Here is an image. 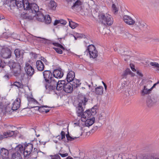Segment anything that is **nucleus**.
<instances>
[{
  "label": "nucleus",
  "mask_w": 159,
  "mask_h": 159,
  "mask_svg": "<svg viewBox=\"0 0 159 159\" xmlns=\"http://www.w3.org/2000/svg\"><path fill=\"white\" fill-rule=\"evenodd\" d=\"M67 131H68V134H66V137L67 138V139L68 141H72L73 140L75 139H76L79 137H72L71 136H70L69 134V133L68 132V129H67Z\"/></svg>",
  "instance_id": "32"
},
{
  "label": "nucleus",
  "mask_w": 159,
  "mask_h": 159,
  "mask_svg": "<svg viewBox=\"0 0 159 159\" xmlns=\"http://www.w3.org/2000/svg\"><path fill=\"white\" fill-rule=\"evenodd\" d=\"M25 70L26 75L29 76H32L34 73L33 67L28 63H26Z\"/></svg>",
  "instance_id": "8"
},
{
  "label": "nucleus",
  "mask_w": 159,
  "mask_h": 159,
  "mask_svg": "<svg viewBox=\"0 0 159 159\" xmlns=\"http://www.w3.org/2000/svg\"><path fill=\"white\" fill-rule=\"evenodd\" d=\"M59 20H56L53 24L54 25H56L58 24H60Z\"/></svg>",
  "instance_id": "57"
},
{
  "label": "nucleus",
  "mask_w": 159,
  "mask_h": 159,
  "mask_svg": "<svg viewBox=\"0 0 159 159\" xmlns=\"http://www.w3.org/2000/svg\"><path fill=\"white\" fill-rule=\"evenodd\" d=\"M92 116L91 112L90 110H88L84 112V113L82 115V117H81V120L83 119H88L92 118Z\"/></svg>",
  "instance_id": "22"
},
{
  "label": "nucleus",
  "mask_w": 159,
  "mask_h": 159,
  "mask_svg": "<svg viewBox=\"0 0 159 159\" xmlns=\"http://www.w3.org/2000/svg\"><path fill=\"white\" fill-rule=\"evenodd\" d=\"M146 23L140 18H137L134 24V29L136 31H140L143 29Z\"/></svg>",
  "instance_id": "5"
},
{
  "label": "nucleus",
  "mask_w": 159,
  "mask_h": 159,
  "mask_svg": "<svg viewBox=\"0 0 159 159\" xmlns=\"http://www.w3.org/2000/svg\"><path fill=\"white\" fill-rule=\"evenodd\" d=\"M45 19L44 21L46 24H49L51 21V20L50 17L49 15H46L45 16Z\"/></svg>",
  "instance_id": "36"
},
{
  "label": "nucleus",
  "mask_w": 159,
  "mask_h": 159,
  "mask_svg": "<svg viewBox=\"0 0 159 159\" xmlns=\"http://www.w3.org/2000/svg\"><path fill=\"white\" fill-rule=\"evenodd\" d=\"M58 47H59L60 48H61V49H62L63 50H64L65 49V48L64 47L62 46V45H61V44H58Z\"/></svg>",
  "instance_id": "59"
},
{
  "label": "nucleus",
  "mask_w": 159,
  "mask_h": 159,
  "mask_svg": "<svg viewBox=\"0 0 159 159\" xmlns=\"http://www.w3.org/2000/svg\"><path fill=\"white\" fill-rule=\"evenodd\" d=\"M88 99L84 96H82L78 100V106L76 107V113L78 116L82 117L84 113V108L87 102Z\"/></svg>",
  "instance_id": "1"
},
{
  "label": "nucleus",
  "mask_w": 159,
  "mask_h": 159,
  "mask_svg": "<svg viewBox=\"0 0 159 159\" xmlns=\"http://www.w3.org/2000/svg\"><path fill=\"white\" fill-rule=\"evenodd\" d=\"M35 37L38 39H41L39 40V42L41 43L45 44V40H46V39L43 38H41L40 37L35 36Z\"/></svg>",
  "instance_id": "47"
},
{
  "label": "nucleus",
  "mask_w": 159,
  "mask_h": 159,
  "mask_svg": "<svg viewBox=\"0 0 159 159\" xmlns=\"http://www.w3.org/2000/svg\"><path fill=\"white\" fill-rule=\"evenodd\" d=\"M25 97L27 98L28 103H29L37 102V101L33 98V95L32 94L30 95L26 94L25 95Z\"/></svg>",
  "instance_id": "27"
},
{
  "label": "nucleus",
  "mask_w": 159,
  "mask_h": 159,
  "mask_svg": "<svg viewBox=\"0 0 159 159\" xmlns=\"http://www.w3.org/2000/svg\"><path fill=\"white\" fill-rule=\"evenodd\" d=\"M13 85L17 87L18 88L22 89L23 87V84L20 82H15L14 83Z\"/></svg>",
  "instance_id": "37"
},
{
  "label": "nucleus",
  "mask_w": 159,
  "mask_h": 159,
  "mask_svg": "<svg viewBox=\"0 0 159 159\" xmlns=\"http://www.w3.org/2000/svg\"><path fill=\"white\" fill-rule=\"evenodd\" d=\"M36 14L35 16L37 20L39 21L42 22L44 21L45 19V16L40 11H38Z\"/></svg>",
  "instance_id": "21"
},
{
  "label": "nucleus",
  "mask_w": 159,
  "mask_h": 159,
  "mask_svg": "<svg viewBox=\"0 0 159 159\" xmlns=\"http://www.w3.org/2000/svg\"><path fill=\"white\" fill-rule=\"evenodd\" d=\"M59 155L62 157H64L67 156L68 155L67 153H65L64 154H61L60 153Z\"/></svg>",
  "instance_id": "56"
},
{
  "label": "nucleus",
  "mask_w": 159,
  "mask_h": 159,
  "mask_svg": "<svg viewBox=\"0 0 159 159\" xmlns=\"http://www.w3.org/2000/svg\"><path fill=\"white\" fill-rule=\"evenodd\" d=\"M73 89H75L79 86L81 83L80 81L76 79H74L70 82Z\"/></svg>",
  "instance_id": "23"
},
{
  "label": "nucleus",
  "mask_w": 159,
  "mask_h": 159,
  "mask_svg": "<svg viewBox=\"0 0 159 159\" xmlns=\"http://www.w3.org/2000/svg\"><path fill=\"white\" fill-rule=\"evenodd\" d=\"M112 8L113 11L114 13H116L118 11L117 8L116 7V5L114 4H113L112 6Z\"/></svg>",
  "instance_id": "45"
},
{
  "label": "nucleus",
  "mask_w": 159,
  "mask_h": 159,
  "mask_svg": "<svg viewBox=\"0 0 159 159\" xmlns=\"http://www.w3.org/2000/svg\"><path fill=\"white\" fill-rule=\"evenodd\" d=\"M125 35L127 37L130 39L132 41H134V39H135V37L133 36L132 34H130L128 32H126L125 33Z\"/></svg>",
  "instance_id": "34"
},
{
  "label": "nucleus",
  "mask_w": 159,
  "mask_h": 159,
  "mask_svg": "<svg viewBox=\"0 0 159 159\" xmlns=\"http://www.w3.org/2000/svg\"><path fill=\"white\" fill-rule=\"evenodd\" d=\"M127 86V82L125 81H124L121 83V85L120 87V89H123L124 88Z\"/></svg>",
  "instance_id": "41"
},
{
  "label": "nucleus",
  "mask_w": 159,
  "mask_h": 159,
  "mask_svg": "<svg viewBox=\"0 0 159 159\" xmlns=\"http://www.w3.org/2000/svg\"><path fill=\"white\" fill-rule=\"evenodd\" d=\"M150 65L152 66L159 68V64L156 62H151Z\"/></svg>",
  "instance_id": "49"
},
{
  "label": "nucleus",
  "mask_w": 159,
  "mask_h": 159,
  "mask_svg": "<svg viewBox=\"0 0 159 159\" xmlns=\"http://www.w3.org/2000/svg\"><path fill=\"white\" fill-rule=\"evenodd\" d=\"M36 66L37 70L40 71H43L44 70V66L42 61L38 60L36 62Z\"/></svg>",
  "instance_id": "20"
},
{
  "label": "nucleus",
  "mask_w": 159,
  "mask_h": 159,
  "mask_svg": "<svg viewBox=\"0 0 159 159\" xmlns=\"http://www.w3.org/2000/svg\"><path fill=\"white\" fill-rule=\"evenodd\" d=\"M0 54L4 58H10L11 56V51L8 48H3L1 51Z\"/></svg>",
  "instance_id": "7"
},
{
  "label": "nucleus",
  "mask_w": 159,
  "mask_h": 159,
  "mask_svg": "<svg viewBox=\"0 0 159 159\" xmlns=\"http://www.w3.org/2000/svg\"><path fill=\"white\" fill-rule=\"evenodd\" d=\"M77 36L79 38H86V36L82 34H79L77 33Z\"/></svg>",
  "instance_id": "48"
},
{
  "label": "nucleus",
  "mask_w": 159,
  "mask_h": 159,
  "mask_svg": "<svg viewBox=\"0 0 159 159\" xmlns=\"http://www.w3.org/2000/svg\"><path fill=\"white\" fill-rule=\"evenodd\" d=\"M47 107H48L47 106L38 107V110L40 112H45V113H47L50 111V109H45V108Z\"/></svg>",
  "instance_id": "29"
},
{
  "label": "nucleus",
  "mask_w": 159,
  "mask_h": 159,
  "mask_svg": "<svg viewBox=\"0 0 159 159\" xmlns=\"http://www.w3.org/2000/svg\"><path fill=\"white\" fill-rule=\"evenodd\" d=\"M91 90L97 95H101L103 94V88L102 86H99L95 87L94 90L91 89Z\"/></svg>",
  "instance_id": "17"
},
{
  "label": "nucleus",
  "mask_w": 159,
  "mask_h": 159,
  "mask_svg": "<svg viewBox=\"0 0 159 159\" xmlns=\"http://www.w3.org/2000/svg\"><path fill=\"white\" fill-rule=\"evenodd\" d=\"M150 91V89L148 90L146 88V86H144L143 87V89L141 90V93L142 95L144 96L145 94H148Z\"/></svg>",
  "instance_id": "35"
},
{
  "label": "nucleus",
  "mask_w": 159,
  "mask_h": 159,
  "mask_svg": "<svg viewBox=\"0 0 159 159\" xmlns=\"http://www.w3.org/2000/svg\"><path fill=\"white\" fill-rule=\"evenodd\" d=\"M45 40V44L48 45L52 43V41L51 40L46 39V40Z\"/></svg>",
  "instance_id": "50"
},
{
  "label": "nucleus",
  "mask_w": 159,
  "mask_h": 159,
  "mask_svg": "<svg viewBox=\"0 0 159 159\" xmlns=\"http://www.w3.org/2000/svg\"><path fill=\"white\" fill-rule=\"evenodd\" d=\"M61 139H64L65 138V133L63 131H62L61 133Z\"/></svg>",
  "instance_id": "52"
},
{
  "label": "nucleus",
  "mask_w": 159,
  "mask_h": 159,
  "mask_svg": "<svg viewBox=\"0 0 159 159\" xmlns=\"http://www.w3.org/2000/svg\"><path fill=\"white\" fill-rule=\"evenodd\" d=\"M11 159H23L19 153H14L12 154Z\"/></svg>",
  "instance_id": "30"
},
{
  "label": "nucleus",
  "mask_w": 159,
  "mask_h": 159,
  "mask_svg": "<svg viewBox=\"0 0 159 159\" xmlns=\"http://www.w3.org/2000/svg\"><path fill=\"white\" fill-rule=\"evenodd\" d=\"M81 121L85 122V125L86 126H89L92 125L94 122L95 118L93 117L88 119H83Z\"/></svg>",
  "instance_id": "15"
},
{
  "label": "nucleus",
  "mask_w": 159,
  "mask_h": 159,
  "mask_svg": "<svg viewBox=\"0 0 159 159\" xmlns=\"http://www.w3.org/2000/svg\"><path fill=\"white\" fill-rule=\"evenodd\" d=\"M33 147V145L31 143H28L25 145L24 152V156L27 157L31 153Z\"/></svg>",
  "instance_id": "9"
},
{
  "label": "nucleus",
  "mask_w": 159,
  "mask_h": 159,
  "mask_svg": "<svg viewBox=\"0 0 159 159\" xmlns=\"http://www.w3.org/2000/svg\"><path fill=\"white\" fill-rule=\"evenodd\" d=\"M90 112H91L92 117H93V116L96 113L95 109L94 108H93L91 109Z\"/></svg>",
  "instance_id": "51"
},
{
  "label": "nucleus",
  "mask_w": 159,
  "mask_h": 159,
  "mask_svg": "<svg viewBox=\"0 0 159 159\" xmlns=\"http://www.w3.org/2000/svg\"><path fill=\"white\" fill-rule=\"evenodd\" d=\"M11 1H15V3H14L13 4L12 3V2H10V3L9 4V6L11 7H15L16 6L17 7L19 8L21 6H22V5L21 4L24 1V0H10Z\"/></svg>",
  "instance_id": "14"
},
{
  "label": "nucleus",
  "mask_w": 159,
  "mask_h": 159,
  "mask_svg": "<svg viewBox=\"0 0 159 159\" xmlns=\"http://www.w3.org/2000/svg\"><path fill=\"white\" fill-rule=\"evenodd\" d=\"M35 16H31L28 15V14H26L25 15V18L28 19L29 20H32L34 19Z\"/></svg>",
  "instance_id": "44"
},
{
  "label": "nucleus",
  "mask_w": 159,
  "mask_h": 159,
  "mask_svg": "<svg viewBox=\"0 0 159 159\" xmlns=\"http://www.w3.org/2000/svg\"><path fill=\"white\" fill-rule=\"evenodd\" d=\"M150 156H144L143 157V159H150Z\"/></svg>",
  "instance_id": "64"
},
{
  "label": "nucleus",
  "mask_w": 159,
  "mask_h": 159,
  "mask_svg": "<svg viewBox=\"0 0 159 159\" xmlns=\"http://www.w3.org/2000/svg\"><path fill=\"white\" fill-rule=\"evenodd\" d=\"M123 19L124 22L129 25H134L135 21L130 16L125 15L123 16Z\"/></svg>",
  "instance_id": "11"
},
{
  "label": "nucleus",
  "mask_w": 159,
  "mask_h": 159,
  "mask_svg": "<svg viewBox=\"0 0 159 159\" xmlns=\"http://www.w3.org/2000/svg\"><path fill=\"white\" fill-rule=\"evenodd\" d=\"M71 35L74 37L75 40H77V39L79 38L77 36V33H76V34L75 35H74L72 34H71Z\"/></svg>",
  "instance_id": "61"
},
{
  "label": "nucleus",
  "mask_w": 159,
  "mask_h": 159,
  "mask_svg": "<svg viewBox=\"0 0 159 159\" xmlns=\"http://www.w3.org/2000/svg\"><path fill=\"white\" fill-rule=\"evenodd\" d=\"M51 159H61L60 156L58 154L56 155Z\"/></svg>",
  "instance_id": "54"
},
{
  "label": "nucleus",
  "mask_w": 159,
  "mask_h": 159,
  "mask_svg": "<svg viewBox=\"0 0 159 159\" xmlns=\"http://www.w3.org/2000/svg\"><path fill=\"white\" fill-rule=\"evenodd\" d=\"M52 44H53L54 46L57 47L58 45V44H59V43H57L53 42H52Z\"/></svg>",
  "instance_id": "63"
},
{
  "label": "nucleus",
  "mask_w": 159,
  "mask_h": 159,
  "mask_svg": "<svg viewBox=\"0 0 159 159\" xmlns=\"http://www.w3.org/2000/svg\"><path fill=\"white\" fill-rule=\"evenodd\" d=\"M15 131L9 130L7 132H6V135L7 138L8 137H10L15 134Z\"/></svg>",
  "instance_id": "38"
},
{
  "label": "nucleus",
  "mask_w": 159,
  "mask_h": 159,
  "mask_svg": "<svg viewBox=\"0 0 159 159\" xmlns=\"http://www.w3.org/2000/svg\"><path fill=\"white\" fill-rule=\"evenodd\" d=\"M20 99L17 98L12 103L11 109L13 111L17 110L19 108L20 105Z\"/></svg>",
  "instance_id": "18"
},
{
  "label": "nucleus",
  "mask_w": 159,
  "mask_h": 159,
  "mask_svg": "<svg viewBox=\"0 0 159 159\" xmlns=\"http://www.w3.org/2000/svg\"><path fill=\"white\" fill-rule=\"evenodd\" d=\"M5 66V62L2 60L0 59V68H3Z\"/></svg>",
  "instance_id": "46"
},
{
  "label": "nucleus",
  "mask_w": 159,
  "mask_h": 159,
  "mask_svg": "<svg viewBox=\"0 0 159 159\" xmlns=\"http://www.w3.org/2000/svg\"><path fill=\"white\" fill-rule=\"evenodd\" d=\"M73 88L70 82H67L66 83L64 87V90L67 93H70L73 91Z\"/></svg>",
  "instance_id": "16"
},
{
  "label": "nucleus",
  "mask_w": 159,
  "mask_h": 159,
  "mask_svg": "<svg viewBox=\"0 0 159 159\" xmlns=\"http://www.w3.org/2000/svg\"><path fill=\"white\" fill-rule=\"evenodd\" d=\"M0 109L2 110L3 109V105L2 102H0Z\"/></svg>",
  "instance_id": "62"
},
{
  "label": "nucleus",
  "mask_w": 159,
  "mask_h": 159,
  "mask_svg": "<svg viewBox=\"0 0 159 159\" xmlns=\"http://www.w3.org/2000/svg\"><path fill=\"white\" fill-rule=\"evenodd\" d=\"M69 22V24L70 27L72 29L75 28L78 25V24L72 21L70 19H68Z\"/></svg>",
  "instance_id": "31"
},
{
  "label": "nucleus",
  "mask_w": 159,
  "mask_h": 159,
  "mask_svg": "<svg viewBox=\"0 0 159 159\" xmlns=\"http://www.w3.org/2000/svg\"><path fill=\"white\" fill-rule=\"evenodd\" d=\"M131 72V71L129 69H126L123 72L122 75L123 76V77H125L126 76Z\"/></svg>",
  "instance_id": "40"
},
{
  "label": "nucleus",
  "mask_w": 159,
  "mask_h": 159,
  "mask_svg": "<svg viewBox=\"0 0 159 159\" xmlns=\"http://www.w3.org/2000/svg\"><path fill=\"white\" fill-rule=\"evenodd\" d=\"M53 75L54 78H55L57 79H60L63 76V71L61 68L58 67L53 70Z\"/></svg>",
  "instance_id": "10"
},
{
  "label": "nucleus",
  "mask_w": 159,
  "mask_h": 159,
  "mask_svg": "<svg viewBox=\"0 0 159 159\" xmlns=\"http://www.w3.org/2000/svg\"><path fill=\"white\" fill-rule=\"evenodd\" d=\"M0 157H2L3 159H8L9 157V151L4 148L0 149Z\"/></svg>",
  "instance_id": "12"
},
{
  "label": "nucleus",
  "mask_w": 159,
  "mask_h": 159,
  "mask_svg": "<svg viewBox=\"0 0 159 159\" xmlns=\"http://www.w3.org/2000/svg\"><path fill=\"white\" fill-rule=\"evenodd\" d=\"M48 6L49 9L55 10L56 9L57 4L54 0H51L48 4Z\"/></svg>",
  "instance_id": "28"
},
{
  "label": "nucleus",
  "mask_w": 159,
  "mask_h": 159,
  "mask_svg": "<svg viewBox=\"0 0 159 159\" xmlns=\"http://www.w3.org/2000/svg\"><path fill=\"white\" fill-rule=\"evenodd\" d=\"M14 53L16 58H19L20 57H23L24 53V50L17 49L15 50Z\"/></svg>",
  "instance_id": "24"
},
{
  "label": "nucleus",
  "mask_w": 159,
  "mask_h": 159,
  "mask_svg": "<svg viewBox=\"0 0 159 159\" xmlns=\"http://www.w3.org/2000/svg\"><path fill=\"white\" fill-rule=\"evenodd\" d=\"M82 2L79 0H77L74 3L73 6L72 7V9L75 7H77L82 5Z\"/></svg>",
  "instance_id": "39"
},
{
  "label": "nucleus",
  "mask_w": 159,
  "mask_h": 159,
  "mask_svg": "<svg viewBox=\"0 0 159 159\" xmlns=\"http://www.w3.org/2000/svg\"><path fill=\"white\" fill-rule=\"evenodd\" d=\"M15 150L16 152V153L24 154V148L22 145L19 144L17 145L15 148Z\"/></svg>",
  "instance_id": "26"
},
{
  "label": "nucleus",
  "mask_w": 159,
  "mask_h": 159,
  "mask_svg": "<svg viewBox=\"0 0 159 159\" xmlns=\"http://www.w3.org/2000/svg\"><path fill=\"white\" fill-rule=\"evenodd\" d=\"M88 52L90 57L96 58L98 56V52L95 47L93 45H89L86 50Z\"/></svg>",
  "instance_id": "6"
},
{
  "label": "nucleus",
  "mask_w": 159,
  "mask_h": 159,
  "mask_svg": "<svg viewBox=\"0 0 159 159\" xmlns=\"http://www.w3.org/2000/svg\"><path fill=\"white\" fill-rule=\"evenodd\" d=\"M156 101L154 99L148 98L146 101L147 105L148 107H151L153 106L156 103Z\"/></svg>",
  "instance_id": "25"
},
{
  "label": "nucleus",
  "mask_w": 159,
  "mask_h": 159,
  "mask_svg": "<svg viewBox=\"0 0 159 159\" xmlns=\"http://www.w3.org/2000/svg\"><path fill=\"white\" fill-rule=\"evenodd\" d=\"M75 72L72 70L70 71L67 75L66 77L67 81V82H70L71 81L75 79Z\"/></svg>",
  "instance_id": "19"
},
{
  "label": "nucleus",
  "mask_w": 159,
  "mask_h": 159,
  "mask_svg": "<svg viewBox=\"0 0 159 159\" xmlns=\"http://www.w3.org/2000/svg\"><path fill=\"white\" fill-rule=\"evenodd\" d=\"M44 81L46 83H51L55 81V78L53 77V75L50 70H45L43 73Z\"/></svg>",
  "instance_id": "4"
},
{
  "label": "nucleus",
  "mask_w": 159,
  "mask_h": 159,
  "mask_svg": "<svg viewBox=\"0 0 159 159\" xmlns=\"http://www.w3.org/2000/svg\"><path fill=\"white\" fill-rule=\"evenodd\" d=\"M16 63L13 60H10L8 63V66L10 67V69L15 68Z\"/></svg>",
  "instance_id": "33"
},
{
  "label": "nucleus",
  "mask_w": 159,
  "mask_h": 159,
  "mask_svg": "<svg viewBox=\"0 0 159 159\" xmlns=\"http://www.w3.org/2000/svg\"><path fill=\"white\" fill-rule=\"evenodd\" d=\"M41 61H43L44 62H45L47 61V60L44 58L42 57H41Z\"/></svg>",
  "instance_id": "60"
},
{
  "label": "nucleus",
  "mask_w": 159,
  "mask_h": 159,
  "mask_svg": "<svg viewBox=\"0 0 159 159\" xmlns=\"http://www.w3.org/2000/svg\"><path fill=\"white\" fill-rule=\"evenodd\" d=\"M53 49L58 54H61L62 53V51L60 48L56 47L53 48Z\"/></svg>",
  "instance_id": "43"
},
{
  "label": "nucleus",
  "mask_w": 159,
  "mask_h": 159,
  "mask_svg": "<svg viewBox=\"0 0 159 159\" xmlns=\"http://www.w3.org/2000/svg\"><path fill=\"white\" fill-rule=\"evenodd\" d=\"M55 82H56V88L57 91L62 89H64V87L66 83L65 80H61L57 82V81L55 80Z\"/></svg>",
  "instance_id": "13"
},
{
  "label": "nucleus",
  "mask_w": 159,
  "mask_h": 159,
  "mask_svg": "<svg viewBox=\"0 0 159 159\" xmlns=\"http://www.w3.org/2000/svg\"><path fill=\"white\" fill-rule=\"evenodd\" d=\"M122 55H123L124 57H126V58H125L124 59L125 61H127V59H129L130 57V56L128 55H125L124 54H122Z\"/></svg>",
  "instance_id": "58"
},
{
  "label": "nucleus",
  "mask_w": 159,
  "mask_h": 159,
  "mask_svg": "<svg viewBox=\"0 0 159 159\" xmlns=\"http://www.w3.org/2000/svg\"><path fill=\"white\" fill-rule=\"evenodd\" d=\"M56 85L55 81H52L50 83H46L45 84V92L47 93L52 94L53 95L56 94L58 95L59 93L56 90Z\"/></svg>",
  "instance_id": "3"
},
{
  "label": "nucleus",
  "mask_w": 159,
  "mask_h": 159,
  "mask_svg": "<svg viewBox=\"0 0 159 159\" xmlns=\"http://www.w3.org/2000/svg\"><path fill=\"white\" fill-rule=\"evenodd\" d=\"M99 19L102 23L107 24V25H111L113 21V19L111 15L106 13H101L98 15Z\"/></svg>",
  "instance_id": "2"
},
{
  "label": "nucleus",
  "mask_w": 159,
  "mask_h": 159,
  "mask_svg": "<svg viewBox=\"0 0 159 159\" xmlns=\"http://www.w3.org/2000/svg\"><path fill=\"white\" fill-rule=\"evenodd\" d=\"M130 65L132 70L133 71L135 72L136 71V70L134 68V65L133 64H130Z\"/></svg>",
  "instance_id": "55"
},
{
  "label": "nucleus",
  "mask_w": 159,
  "mask_h": 159,
  "mask_svg": "<svg viewBox=\"0 0 159 159\" xmlns=\"http://www.w3.org/2000/svg\"><path fill=\"white\" fill-rule=\"evenodd\" d=\"M60 20V24L63 25H66V20H63V19H61Z\"/></svg>",
  "instance_id": "53"
},
{
  "label": "nucleus",
  "mask_w": 159,
  "mask_h": 159,
  "mask_svg": "<svg viewBox=\"0 0 159 159\" xmlns=\"http://www.w3.org/2000/svg\"><path fill=\"white\" fill-rule=\"evenodd\" d=\"M6 134H7L6 133V132H4L0 134V141L4 139L7 138Z\"/></svg>",
  "instance_id": "42"
}]
</instances>
